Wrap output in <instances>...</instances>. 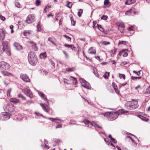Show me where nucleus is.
Listing matches in <instances>:
<instances>
[{
  "label": "nucleus",
  "mask_w": 150,
  "mask_h": 150,
  "mask_svg": "<svg viewBox=\"0 0 150 150\" xmlns=\"http://www.w3.org/2000/svg\"><path fill=\"white\" fill-rule=\"evenodd\" d=\"M49 7V6H47L45 7V9H44V12H45V13L46 12V11H46V9L47 8V7Z\"/></svg>",
  "instance_id": "nucleus-64"
},
{
  "label": "nucleus",
  "mask_w": 150,
  "mask_h": 150,
  "mask_svg": "<svg viewBox=\"0 0 150 150\" xmlns=\"http://www.w3.org/2000/svg\"><path fill=\"white\" fill-rule=\"evenodd\" d=\"M109 2V0H105L104 1V4L105 5H108Z\"/></svg>",
  "instance_id": "nucleus-51"
},
{
  "label": "nucleus",
  "mask_w": 150,
  "mask_h": 150,
  "mask_svg": "<svg viewBox=\"0 0 150 150\" xmlns=\"http://www.w3.org/2000/svg\"><path fill=\"white\" fill-rule=\"evenodd\" d=\"M62 127V125L60 124H58L55 127L56 129H57V128H61Z\"/></svg>",
  "instance_id": "nucleus-54"
},
{
  "label": "nucleus",
  "mask_w": 150,
  "mask_h": 150,
  "mask_svg": "<svg viewBox=\"0 0 150 150\" xmlns=\"http://www.w3.org/2000/svg\"><path fill=\"white\" fill-rule=\"evenodd\" d=\"M20 78L23 81L25 82H30V80L29 79L28 76L25 74H21L20 75Z\"/></svg>",
  "instance_id": "nucleus-11"
},
{
  "label": "nucleus",
  "mask_w": 150,
  "mask_h": 150,
  "mask_svg": "<svg viewBox=\"0 0 150 150\" xmlns=\"http://www.w3.org/2000/svg\"><path fill=\"white\" fill-rule=\"evenodd\" d=\"M67 6L68 7H69V8H71L72 4L71 2H69L68 1H67Z\"/></svg>",
  "instance_id": "nucleus-33"
},
{
  "label": "nucleus",
  "mask_w": 150,
  "mask_h": 150,
  "mask_svg": "<svg viewBox=\"0 0 150 150\" xmlns=\"http://www.w3.org/2000/svg\"><path fill=\"white\" fill-rule=\"evenodd\" d=\"M41 3V1L40 0H36L35 1V4L37 6H39Z\"/></svg>",
  "instance_id": "nucleus-38"
},
{
  "label": "nucleus",
  "mask_w": 150,
  "mask_h": 150,
  "mask_svg": "<svg viewBox=\"0 0 150 150\" xmlns=\"http://www.w3.org/2000/svg\"><path fill=\"white\" fill-rule=\"evenodd\" d=\"M109 75V72H106L105 74L103 75V76L105 79H108Z\"/></svg>",
  "instance_id": "nucleus-32"
},
{
  "label": "nucleus",
  "mask_w": 150,
  "mask_h": 150,
  "mask_svg": "<svg viewBox=\"0 0 150 150\" xmlns=\"http://www.w3.org/2000/svg\"><path fill=\"white\" fill-rule=\"evenodd\" d=\"M28 43L31 45V46H32L33 50L36 51L38 50V48L35 42L32 41H29L28 42Z\"/></svg>",
  "instance_id": "nucleus-14"
},
{
  "label": "nucleus",
  "mask_w": 150,
  "mask_h": 150,
  "mask_svg": "<svg viewBox=\"0 0 150 150\" xmlns=\"http://www.w3.org/2000/svg\"><path fill=\"white\" fill-rule=\"evenodd\" d=\"M146 91L148 93H150V86L147 89Z\"/></svg>",
  "instance_id": "nucleus-60"
},
{
  "label": "nucleus",
  "mask_w": 150,
  "mask_h": 150,
  "mask_svg": "<svg viewBox=\"0 0 150 150\" xmlns=\"http://www.w3.org/2000/svg\"><path fill=\"white\" fill-rule=\"evenodd\" d=\"M0 18L1 20L3 21H4L6 19L5 18V17L2 16L1 15H0Z\"/></svg>",
  "instance_id": "nucleus-53"
},
{
  "label": "nucleus",
  "mask_w": 150,
  "mask_h": 150,
  "mask_svg": "<svg viewBox=\"0 0 150 150\" xmlns=\"http://www.w3.org/2000/svg\"><path fill=\"white\" fill-rule=\"evenodd\" d=\"M128 53L127 52H125L123 54V56L124 57H126L128 56Z\"/></svg>",
  "instance_id": "nucleus-63"
},
{
  "label": "nucleus",
  "mask_w": 150,
  "mask_h": 150,
  "mask_svg": "<svg viewBox=\"0 0 150 150\" xmlns=\"http://www.w3.org/2000/svg\"><path fill=\"white\" fill-rule=\"evenodd\" d=\"M136 0H127L126 1L125 4L127 5H130L135 2Z\"/></svg>",
  "instance_id": "nucleus-19"
},
{
  "label": "nucleus",
  "mask_w": 150,
  "mask_h": 150,
  "mask_svg": "<svg viewBox=\"0 0 150 150\" xmlns=\"http://www.w3.org/2000/svg\"><path fill=\"white\" fill-rule=\"evenodd\" d=\"M119 76L120 79L122 78L124 80L125 79V76L124 74H119Z\"/></svg>",
  "instance_id": "nucleus-39"
},
{
  "label": "nucleus",
  "mask_w": 150,
  "mask_h": 150,
  "mask_svg": "<svg viewBox=\"0 0 150 150\" xmlns=\"http://www.w3.org/2000/svg\"><path fill=\"white\" fill-rule=\"evenodd\" d=\"M12 90V89L11 88H10L8 89L7 90V96L8 97H11V92Z\"/></svg>",
  "instance_id": "nucleus-30"
},
{
  "label": "nucleus",
  "mask_w": 150,
  "mask_h": 150,
  "mask_svg": "<svg viewBox=\"0 0 150 150\" xmlns=\"http://www.w3.org/2000/svg\"><path fill=\"white\" fill-rule=\"evenodd\" d=\"M1 73L4 76H9L11 75V74L6 71H1Z\"/></svg>",
  "instance_id": "nucleus-22"
},
{
  "label": "nucleus",
  "mask_w": 150,
  "mask_h": 150,
  "mask_svg": "<svg viewBox=\"0 0 150 150\" xmlns=\"http://www.w3.org/2000/svg\"><path fill=\"white\" fill-rule=\"evenodd\" d=\"M15 5L18 8H20L21 6L20 4L18 2L16 3Z\"/></svg>",
  "instance_id": "nucleus-49"
},
{
  "label": "nucleus",
  "mask_w": 150,
  "mask_h": 150,
  "mask_svg": "<svg viewBox=\"0 0 150 150\" xmlns=\"http://www.w3.org/2000/svg\"><path fill=\"white\" fill-rule=\"evenodd\" d=\"M108 144H110L111 146H113L114 147V149H115V146H114V145L110 141L109 142H108Z\"/></svg>",
  "instance_id": "nucleus-58"
},
{
  "label": "nucleus",
  "mask_w": 150,
  "mask_h": 150,
  "mask_svg": "<svg viewBox=\"0 0 150 150\" xmlns=\"http://www.w3.org/2000/svg\"><path fill=\"white\" fill-rule=\"evenodd\" d=\"M63 36L65 38H67V40L68 41H71V38L70 37H69V36L65 35H64Z\"/></svg>",
  "instance_id": "nucleus-42"
},
{
  "label": "nucleus",
  "mask_w": 150,
  "mask_h": 150,
  "mask_svg": "<svg viewBox=\"0 0 150 150\" xmlns=\"http://www.w3.org/2000/svg\"><path fill=\"white\" fill-rule=\"evenodd\" d=\"M28 59L29 63L33 65H35L38 61L37 56L35 53L33 52H30L29 53Z\"/></svg>",
  "instance_id": "nucleus-1"
},
{
  "label": "nucleus",
  "mask_w": 150,
  "mask_h": 150,
  "mask_svg": "<svg viewBox=\"0 0 150 150\" xmlns=\"http://www.w3.org/2000/svg\"><path fill=\"white\" fill-rule=\"evenodd\" d=\"M54 142L56 145L59 144L61 142V140L58 139H55Z\"/></svg>",
  "instance_id": "nucleus-35"
},
{
  "label": "nucleus",
  "mask_w": 150,
  "mask_h": 150,
  "mask_svg": "<svg viewBox=\"0 0 150 150\" xmlns=\"http://www.w3.org/2000/svg\"><path fill=\"white\" fill-rule=\"evenodd\" d=\"M112 86L114 88H116L117 87V86L115 85V83L114 82L112 83Z\"/></svg>",
  "instance_id": "nucleus-61"
},
{
  "label": "nucleus",
  "mask_w": 150,
  "mask_h": 150,
  "mask_svg": "<svg viewBox=\"0 0 150 150\" xmlns=\"http://www.w3.org/2000/svg\"><path fill=\"white\" fill-rule=\"evenodd\" d=\"M64 46L65 47H67L73 50H75L76 49V47L72 45L65 44L64 45Z\"/></svg>",
  "instance_id": "nucleus-23"
},
{
  "label": "nucleus",
  "mask_w": 150,
  "mask_h": 150,
  "mask_svg": "<svg viewBox=\"0 0 150 150\" xmlns=\"http://www.w3.org/2000/svg\"><path fill=\"white\" fill-rule=\"evenodd\" d=\"M127 43V42L125 41H119L118 44H123L126 45Z\"/></svg>",
  "instance_id": "nucleus-44"
},
{
  "label": "nucleus",
  "mask_w": 150,
  "mask_h": 150,
  "mask_svg": "<svg viewBox=\"0 0 150 150\" xmlns=\"http://www.w3.org/2000/svg\"><path fill=\"white\" fill-rule=\"evenodd\" d=\"M103 44L105 45H107L110 44V42H109L104 41L103 42Z\"/></svg>",
  "instance_id": "nucleus-55"
},
{
  "label": "nucleus",
  "mask_w": 150,
  "mask_h": 150,
  "mask_svg": "<svg viewBox=\"0 0 150 150\" xmlns=\"http://www.w3.org/2000/svg\"><path fill=\"white\" fill-rule=\"evenodd\" d=\"M48 40L49 41L51 42L54 45H56L55 43L54 42L53 40V39L52 38H48Z\"/></svg>",
  "instance_id": "nucleus-40"
},
{
  "label": "nucleus",
  "mask_w": 150,
  "mask_h": 150,
  "mask_svg": "<svg viewBox=\"0 0 150 150\" xmlns=\"http://www.w3.org/2000/svg\"><path fill=\"white\" fill-rule=\"evenodd\" d=\"M40 57L42 59H45L47 57V55L45 52L42 53L40 54Z\"/></svg>",
  "instance_id": "nucleus-25"
},
{
  "label": "nucleus",
  "mask_w": 150,
  "mask_h": 150,
  "mask_svg": "<svg viewBox=\"0 0 150 150\" xmlns=\"http://www.w3.org/2000/svg\"><path fill=\"white\" fill-rule=\"evenodd\" d=\"M10 113H4L0 116V120L2 121L6 120L9 119L10 117Z\"/></svg>",
  "instance_id": "nucleus-10"
},
{
  "label": "nucleus",
  "mask_w": 150,
  "mask_h": 150,
  "mask_svg": "<svg viewBox=\"0 0 150 150\" xmlns=\"http://www.w3.org/2000/svg\"><path fill=\"white\" fill-rule=\"evenodd\" d=\"M130 138L131 139V140L132 141V142H133L134 143V144H135V146H136L137 144V143H136L132 139V138L131 137H130ZM134 146H135V145H134Z\"/></svg>",
  "instance_id": "nucleus-62"
},
{
  "label": "nucleus",
  "mask_w": 150,
  "mask_h": 150,
  "mask_svg": "<svg viewBox=\"0 0 150 150\" xmlns=\"http://www.w3.org/2000/svg\"><path fill=\"white\" fill-rule=\"evenodd\" d=\"M79 81L81 83L82 86L88 89H90L91 86L90 84L85 80L81 78H79Z\"/></svg>",
  "instance_id": "nucleus-7"
},
{
  "label": "nucleus",
  "mask_w": 150,
  "mask_h": 150,
  "mask_svg": "<svg viewBox=\"0 0 150 150\" xmlns=\"http://www.w3.org/2000/svg\"><path fill=\"white\" fill-rule=\"evenodd\" d=\"M109 137L110 139L112 142L116 144L117 143V141L115 139L112 137V136L110 134L109 135Z\"/></svg>",
  "instance_id": "nucleus-27"
},
{
  "label": "nucleus",
  "mask_w": 150,
  "mask_h": 150,
  "mask_svg": "<svg viewBox=\"0 0 150 150\" xmlns=\"http://www.w3.org/2000/svg\"><path fill=\"white\" fill-rule=\"evenodd\" d=\"M38 94L42 97L45 100L47 101V98L45 95L42 92H38Z\"/></svg>",
  "instance_id": "nucleus-21"
},
{
  "label": "nucleus",
  "mask_w": 150,
  "mask_h": 150,
  "mask_svg": "<svg viewBox=\"0 0 150 150\" xmlns=\"http://www.w3.org/2000/svg\"><path fill=\"white\" fill-rule=\"evenodd\" d=\"M30 33V32L29 31L27 30L24 31L23 32V34L25 36H27V35L29 34Z\"/></svg>",
  "instance_id": "nucleus-43"
},
{
  "label": "nucleus",
  "mask_w": 150,
  "mask_h": 150,
  "mask_svg": "<svg viewBox=\"0 0 150 150\" xmlns=\"http://www.w3.org/2000/svg\"><path fill=\"white\" fill-rule=\"evenodd\" d=\"M69 80L72 81V83L74 85H75L77 83V80L76 78L72 76H71L69 78Z\"/></svg>",
  "instance_id": "nucleus-18"
},
{
  "label": "nucleus",
  "mask_w": 150,
  "mask_h": 150,
  "mask_svg": "<svg viewBox=\"0 0 150 150\" xmlns=\"http://www.w3.org/2000/svg\"><path fill=\"white\" fill-rule=\"evenodd\" d=\"M42 146H43V148L44 149H48L49 148V146L45 143L42 144Z\"/></svg>",
  "instance_id": "nucleus-31"
},
{
  "label": "nucleus",
  "mask_w": 150,
  "mask_h": 150,
  "mask_svg": "<svg viewBox=\"0 0 150 150\" xmlns=\"http://www.w3.org/2000/svg\"><path fill=\"white\" fill-rule=\"evenodd\" d=\"M83 122L85 124L86 126L89 127H91L92 126H93L95 128H102L101 127L98 125V122L97 121H93L92 122H91L88 120L85 119L83 121Z\"/></svg>",
  "instance_id": "nucleus-4"
},
{
  "label": "nucleus",
  "mask_w": 150,
  "mask_h": 150,
  "mask_svg": "<svg viewBox=\"0 0 150 150\" xmlns=\"http://www.w3.org/2000/svg\"><path fill=\"white\" fill-rule=\"evenodd\" d=\"M141 76L134 77L133 76H132L131 77V79L133 80H135L137 79H141Z\"/></svg>",
  "instance_id": "nucleus-36"
},
{
  "label": "nucleus",
  "mask_w": 150,
  "mask_h": 150,
  "mask_svg": "<svg viewBox=\"0 0 150 150\" xmlns=\"http://www.w3.org/2000/svg\"><path fill=\"white\" fill-rule=\"evenodd\" d=\"M49 119L52 122H55L57 123L60 124L61 122H64L63 120H62L61 119L57 118H49Z\"/></svg>",
  "instance_id": "nucleus-13"
},
{
  "label": "nucleus",
  "mask_w": 150,
  "mask_h": 150,
  "mask_svg": "<svg viewBox=\"0 0 150 150\" xmlns=\"http://www.w3.org/2000/svg\"><path fill=\"white\" fill-rule=\"evenodd\" d=\"M108 18L107 16L103 15L101 17V19H103L105 20H106Z\"/></svg>",
  "instance_id": "nucleus-45"
},
{
  "label": "nucleus",
  "mask_w": 150,
  "mask_h": 150,
  "mask_svg": "<svg viewBox=\"0 0 150 150\" xmlns=\"http://www.w3.org/2000/svg\"><path fill=\"white\" fill-rule=\"evenodd\" d=\"M24 93L29 97L32 98L33 97V94L28 87L25 88L22 90Z\"/></svg>",
  "instance_id": "nucleus-8"
},
{
  "label": "nucleus",
  "mask_w": 150,
  "mask_h": 150,
  "mask_svg": "<svg viewBox=\"0 0 150 150\" xmlns=\"http://www.w3.org/2000/svg\"><path fill=\"white\" fill-rule=\"evenodd\" d=\"M114 90H115V92H116V93L117 94H119V91H118V89L117 88H117H114Z\"/></svg>",
  "instance_id": "nucleus-59"
},
{
  "label": "nucleus",
  "mask_w": 150,
  "mask_h": 150,
  "mask_svg": "<svg viewBox=\"0 0 150 150\" xmlns=\"http://www.w3.org/2000/svg\"><path fill=\"white\" fill-rule=\"evenodd\" d=\"M34 114L37 116L38 117H43V115L42 114H40V113H34Z\"/></svg>",
  "instance_id": "nucleus-52"
},
{
  "label": "nucleus",
  "mask_w": 150,
  "mask_h": 150,
  "mask_svg": "<svg viewBox=\"0 0 150 150\" xmlns=\"http://www.w3.org/2000/svg\"><path fill=\"white\" fill-rule=\"evenodd\" d=\"M88 53L90 54H94L96 53V51L94 50L92 47H90L88 50Z\"/></svg>",
  "instance_id": "nucleus-20"
},
{
  "label": "nucleus",
  "mask_w": 150,
  "mask_h": 150,
  "mask_svg": "<svg viewBox=\"0 0 150 150\" xmlns=\"http://www.w3.org/2000/svg\"><path fill=\"white\" fill-rule=\"evenodd\" d=\"M125 106L128 109H134L138 107V103L136 100L128 101L125 104Z\"/></svg>",
  "instance_id": "nucleus-2"
},
{
  "label": "nucleus",
  "mask_w": 150,
  "mask_h": 150,
  "mask_svg": "<svg viewBox=\"0 0 150 150\" xmlns=\"http://www.w3.org/2000/svg\"><path fill=\"white\" fill-rule=\"evenodd\" d=\"M35 16L34 14H30L28 15L25 22L27 23H30L34 21Z\"/></svg>",
  "instance_id": "nucleus-9"
},
{
  "label": "nucleus",
  "mask_w": 150,
  "mask_h": 150,
  "mask_svg": "<svg viewBox=\"0 0 150 150\" xmlns=\"http://www.w3.org/2000/svg\"><path fill=\"white\" fill-rule=\"evenodd\" d=\"M10 67V65L7 62L4 61L0 62V69L6 70L9 69Z\"/></svg>",
  "instance_id": "nucleus-6"
},
{
  "label": "nucleus",
  "mask_w": 150,
  "mask_h": 150,
  "mask_svg": "<svg viewBox=\"0 0 150 150\" xmlns=\"http://www.w3.org/2000/svg\"><path fill=\"white\" fill-rule=\"evenodd\" d=\"M40 105L41 106L45 112H49V110L48 109V107L46 105L42 104V103H40Z\"/></svg>",
  "instance_id": "nucleus-16"
},
{
  "label": "nucleus",
  "mask_w": 150,
  "mask_h": 150,
  "mask_svg": "<svg viewBox=\"0 0 150 150\" xmlns=\"http://www.w3.org/2000/svg\"><path fill=\"white\" fill-rule=\"evenodd\" d=\"M83 12V10L80 9L78 12V15L79 17H80L81 15V14Z\"/></svg>",
  "instance_id": "nucleus-41"
},
{
  "label": "nucleus",
  "mask_w": 150,
  "mask_h": 150,
  "mask_svg": "<svg viewBox=\"0 0 150 150\" xmlns=\"http://www.w3.org/2000/svg\"><path fill=\"white\" fill-rule=\"evenodd\" d=\"M117 25L119 27L124 28L125 27L124 23L122 22H119L117 23Z\"/></svg>",
  "instance_id": "nucleus-24"
},
{
  "label": "nucleus",
  "mask_w": 150,
  "mask_h": 150,
  "mask_svg": "<svg viewBox=\"0 0 150 150\" xmlns=\"http://www.w3.org/2000/svg\"><path fill=\"white\" fill-rule=\"evenodd\" d=\"M75 70V68H67L66 69V71H74Z\"/></svg>",
  "instance_id": "nucleus-34"
},
{
  "label": "nucleus",
  "mask_w": 150,
  "mask_h": 150,
  "mask_svg": "<svg viewBox=\"0 0 150 150\" xmlns=\"http://www.w3.org/2000/svg\"><path fill=\"white\" fill-rule=\"evenodd\" d=\"M116 49H114L111 51L112 53H113L114 55L116 54Z\"/></svg>",
  "instance_id": "nucleus-57"
},
{
  "label": "nucleus",
  "mask_w": 150,
  "mask_h": 150,
  "mask_svg": "<svg viewBox=\"0 0 150 150\" xmlns=\"http://www.w3.org/2000/svg\"><path fill=\"white\" fill-rule=\"evenodd\" d=\"M14 45L16 49L18 50H20L23 48L22 46L17 42H15L14 44Z\"/></svg>",
  "instance_id": "nucleus-15"
},
{
  "label": "nucleus",
  "mask_w": 150,
  "mask_h": 150,
  "mask_svg": "<svg viewBox=\"0 0 150 150\" xmlns=\"http://www.w3.org/2000/svg\"><path fill=\"white\" fill-rule=\"evenodd\" d=\"M6 34V32L4 29H0V40H3Z\"/></svg>",
  "instance_id": "nucleus-12"
},
{
  "label": "nucleus",
  "mask_w": 150,
  "mask_h": 150,
  "mask_svg": "<svg viewBox=\"0 0 150 150\" xmlns=\"http://www.w3.org/2000/svg\"><path fill=\"white\" fill-rule=\"evenodd\" d=\"M71 23L72 24V25L73 26H74L75 25L76 22L75 21L73 20V19L72 18H71Z\"/></svg>",
  "instance_id": "nucleus-48"
},
{
  "label": "nucleus",
  "mask_w": 150,
  "mask_h": 150,
  "mask_svg": "<svg viewBox=\"0 0 150 150\" xmlns=\"http://www.w3.org/2000/svg\"><path fill=\"white\" fill-rule=\"evenodd\" d=\"M63 52L65 55V57L66 58H67L69 57V56L67 52L64 51H63Z\"/></svg>",
  "instance_id": "nucleus-50"
},
{
  "label": "nucleus",
  "mask_w": 150,
  "mask_h": 150,
  "mask_svg": "<svg viewBox=\"0 0 150 150\" xmlns=\"http://www.w3.org/2000/svg\"><path fill=\"white\" fill-rule=\"evenodd\" d=\"M10 102L14 103L15 104H16L18 103L20 101L19 99L14 98H12L10 99Z\"/></svg>",
  "instance_id": "nucleus-17"
},
{
  "label": "nucleus",
  "mask_w": 150,
  "mask_h": 150,
  "mask_svg": "<svg viewBox=\"0 0 150 150\" xmlns=\"http://www.w3.org/2000/svg\"><path fill=\"white\" fill-rule=\"evenodd\" d=\"M3 51H5L6 53L8 55H11L10 47L8 42L6 41H3L2 42Z\"/></svg>",
  "instance_id": "nucleus-5"
},
{
  "label": "nucleus",
  "mask_w": 150,
  "mask_h": 150,
  "mask_svg": "<svg viewBox=\"0 0 150 150\" xmlns=\"http://www.w3.org/2000/svg\"><path fill=\"white\" fill-rule=\"evenodd\" d=\"M137 116L143 120L147 121L149 120V119L148 118L145 117L141 115H138Z\"/></svg>",
  "instance_id": "nucleus-28"
},
{
  "label": "nucleus",
  "mask_w": 150,
  "mask_h": 150,
  "mask_svg": "<svg viewBox=\"0 0 150 150\" xmlns=\"http://www.w3.org/2000/svg\"><path fill=\"white\" fill-rule=\"evenodd\" d=\"M135 26H132L129 27L128 28V30H134L135 28Z\"/></svg>",
  "instance_id": "nucleus-46"
},
{
  "label": "nucleus",
  "mask_w": 150,
  "mask_h": 150,
  "mask_svg": "<svg viewBox=\"0 0 150 150\" xmlns=\"http://www.w3.org/2000/svg\"><path fill=\"white\" fill-rule=\"evenodd\" d=\"M40 22H39L38 24L37 25V31L38 32L40 31L41 30V26L39 24Z\"/></svg>",
  "instance_id": "nucleus-37"
},
{
  "label": "nucleus",
  "mask_w": 150,
  "mask_h": 150,
  "mask_svg": "<svg viewBox=\"0 0 150 150\" xmlns=\"http://www.w3.org/2000/svg\"><path fill=\"white\" fill-rule=\"evenodd\" d=\"M123 113H102L101 114L106 117L109 120L112 121L116 119L118 115Z\"/></svg>",
  "instance_id": "nucleus-3"
},
{
  "label": "nucleus",
  "mask_w": 150,
  "mask_h": 150,
  "mask_svg": "<svg viewBox=\"0 0 150 150\" xmlns=\"http://www.w3.org/2000/svg\"><path fill=\"white\" fill-rule=\"evenodd\" d=\"M93 72L96 76L97 77H98V74L97 71V70L96 69L93 68Z\"/></svg>",
  "instance_id": "nucleus-29"
},
{
  "label": "nucleus",
  "mask_w": 150,
  "mask_h": 150,
  "mask_svg": "<svg viewBox=\"0 0 150 150\" xmlns=\"http://www.w3.org/2000/svg\"><path fill=\"white\" fill-rule=\"evenodd\" d=\"M76 123V122L74 120H72L70 121L69 124L70 125H74Z\"/></svg>",
  "instance_id": "nucleus-47"
},
{
  "label": "nucleus",
  "mask_w": 150,
  "mask_h": 150,
  "mask_svg": "<svg viewBox=\"0 0 150 150\" xmlns=\"http://www.w3.org/2000/svg\"><path fill=\"white\" fill-rule=\"evenodd\" d=\"M97 26L98 27V29L100 30L101 31H102V29H103V28L100 25H99L98 24L97 25Z\"/></svg>",
  "instance_id": "nucleus-56"
},
{
  "label": "nucleus",
  "mask_w": 150,
  "mask_h": 150,
  "mask_svg": "<svg viewBox=\"0 0 150 150\" xmlns=\"http://www.w3.org/2000/svg\"><path fill=\"white\" fill-rule=\"evenodd\" d=\"M134 11L132 9H130L127 11L125 13V14L126 15H130L132 14V12H133Z\"/></svg>",
  "instance_id": "nucleus-26"
}]
</instances>
